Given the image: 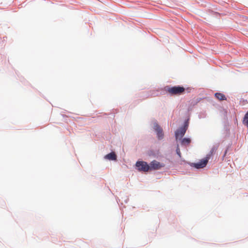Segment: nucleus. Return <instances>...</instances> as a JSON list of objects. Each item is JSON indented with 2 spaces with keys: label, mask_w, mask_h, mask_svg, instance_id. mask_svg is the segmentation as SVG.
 <instances>
[{
  "label": "nucleus",
  "mask_w": 248,
  "mask_h": 248,
  "mask_svg": "<svg viewBox=\"0 0 248 248\" xmlns=\"http://www.w3.org/2000/svg\"><path fill=\"white\" fill-rule=\"evenodd\" d=\"M136 166L139 171L147 172L149 170V166L145 161H138L136 164Z\"/></svg>",
  "instance_id": "nucleus-2"
},
{
  "label": "nucleus",
  "mask_w": 248,
  "mask_h": 248,
  "mask_svg": "<svg viewBox=\"0 0 248 248\" xmlns=\"http://www.w3.org/2000/svg\"><path fill=\"white\" fill-rule=\"evenodd\" d=\"M149 166V170H159L161 168L164 167L165 165L155 160L151 162Z\"/></svg>",
  "instance_id": "nucleus-3"
},
{
  "label": "nucleus",
  "mask_w": 248,
  "mask_h": 248,
  "mask_svg": "<svg viewBox=\"0 0 248 248\" xmlns=\"http://www.w3.org/2000/svg\"><path fill=\"white\" fill-rule=\"evenodd\" d=\"M176 153L178 155L179 157H181V154L180 150L178 145H177V148H176Z\"/></svg>",
  "instance_id": "nucleus-12"
},
{
  "label": "nucleus",
  "mask_w": 248,
  "mask_h": 248,
  "mask_svg": "<svg viewBox=\"0 0 248 248\" xmlns=\"http://www.w3.org/2000/svg\"><path fill=\"white\" fill-rule=\"evenodd\" d=\"M208 162V159L207 158L202 159L200 162L194 163L193 166L197 169L203 168L206 166Z\"/></svg>",
  "instance_id": "nucleus-4"
},
{
  "label": "nucleus",
  "mask_w": 248,
  "mask_h": 248,
  "mask_svg": "<svg viewBox=\"0 0 248 248\" xmlns=\"http://www.w3.org/2000/svg\"><path fill=\"white\" fill-rule=\"evenodd\" d=\"M165 91L171 95H179L185 93V89L183 87L179 86H167L165 87Z\"/></svg>",
  "instance_id": "nucleus-1"
},
{
  "label": "nucleus",
  "mask_w": 248,
  "mask_h": 248,
  "mask_svg": "<svg viewBox=\"0 0 248 248\" xmlns=\"http://www.w3.org/2000/svg\"><path fill=\"white\" fill-rule=\"evenodd\" d=\"M243 124L246 125L248 128V111L246 113L243 120Z\"/></svg>",
  "instance_id": "nucleus-10"
},
{
  "label": "nucleus",
  "mask_w": 248,
  "mask_h": 248,
  "mask_svg": "<svg viewBox=\"0 0 248 248\" xmlns=\"http://www.w3.org/2000/svg\"><path fill=\"white\" fill-rule=\"evenodd\" d=\"M219 146V144H216L214 145L211 148L210 153L207 155L206 158H207L208 160L210 159V157L214 154L216 151H217Z\"/></svg>",
  "instance_id": "nucleus-7"
},
{
  "label": "nucleus",
  "mask_w": 248,
  "mask_h": 248,
  "mask_svg": "<svg viewBox=\"0 0 248 248\" xmlns=\"http://www.w3.org/2000/svg\"><path fill=\"white\" fill-rule=\"evenodd\" d=\"M186 131V129L185 127L181 128L177 130L175 132V138L176 139H181L185 135Z\"/></svg>",
  "instance_id": "nucleus-6"
},
{
  "label": "nucleus",
  "mask_w": 248,
  "mask_h": 248,
  "mask_svg": "<svg viewBox=\"0 0 248 248\" xmlns=\"http://www.w3.org/2000/svg\"><path fill=\"white\" fill-rule=\"evenodd\" d=\"M154 128L157 133L158 139H162L164 136L162 129L156 124H155Z\"/></svg>",
  "instance_id": "nucleus-5"
},
{
  "label": "nucleus",
  "mask_w": 248,
  "mask_h": 248,
  "mask_svg": "<svg viewBox=\"0 0 248 248\" xmlns=\"http://www.w3.org/2000/svg\"><path fill=\"white\" fill-rule=\"evenodd\" d=\"M105 158L106 159L111 160H116L117 159V156L115 154L114 152H111L108 155H107Z\"/></svg>",
  "instance_id": "nucleus-8"
},
{
  "label": "nucleus",
  "mask_w": 248,
  "mask_h": 248,
  "mask_svg": "<svg viewBox=\"0 0 248 248\" xmlns=\"http://www.w3.org/2000/svg\"><path fill=\"white\" fill-rule=\"evenodd\" d=\"M191 142V140L189 138H184L182 140L181 143L183 145H188Z\"/></svg>",
  "instance_id": "nucleus-11"
},
{
  "label": "nucleus",
  "mask_w": 248,
  "mask_h": 248,
  "mask_svg": "<svg viewBox=\"0 0 248 248\" xmlns=\"http://www.w3.org/2000/svg\"><path fill=\"white\" fill-rule=\"evenodd\" d=\"M215 96L216 98L219 101L226 100L227 99L225 95L220 93H216L215 94Z\"/></svg>",
  "instance_id": "nucleus-9"
}]
</instances>
